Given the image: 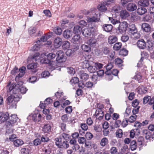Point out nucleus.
Segmentation results:
<instances>
[{
  "instance_id": "1",
  "label": "nucleus",
  "mask_w": 154,
  "mask_h": 154,
  "mask_svg": "<svg viewBox=\"0 0 154 154\" xmlns=\"http://www.w3.org/2000/svg\"><path fill=\"white\" fill-rule=\"evenodd\" d=\"M20 98L17 95L14 96L11 95L9 96L7 99V103L11 108H16L17 104L19 101Z\"/></svg>"
},
{
  "instance_id": "2",
  "label": "nucleus",
  "mask_w": 154,
  "mask_h": 154,
  "mask_svg": "<svg viewBox=\"0 0 154 154\" xmlns=\"http://www.w3.org/2000/svg\"><path fill=\"white\" fill-rule=\"evenodd\" d=\"M55 144L58 148L66 149L69 147L68 141L63 140L60 138H56L55 139Z\"/></svg>"
},
{
  "instance_id": "3",
  "label": "nucleus",
  "mask_w": 154,
  "mask_h": 154,
  "mask_svg": "<svg viewBox=\"0 0 154 154\" xmlns=\"http://www.w3.org/2000/svg\"><path fill=\"white\" fill-rule=\"evenodd\" d=\"M96 10L95 9L91 10V13L90 14L91 17L88 19V21L89 22H96L99 21L100 15L99 12Z\"/></svg>"
},
{
  "instance_id": "4",
  "label": "nucleus",
  "mask_w": 154,
  "mask_h": 154,
  "mask_svg": "<svg viewBox=\"0 0 154 154\" xmlns=\"http://www.w3.org/2000/svg\"><path fill=\"white\" fill-rule=\"evenodd\" d=\"M57 57L56 60L59 63L63 62L66 60V57L65 56L62 50H59L56 53Z\"/></svg>"
},
{
  "instance_id": "5",
  "label": "nucleus",
  "mask_w": 154,
  "mask_h": 154,
  "mask_svg": "<svg viewBox=\"0 0 154 154\" xmlns=\"http://www.w3.org/2000/svg\"><path fill=\"white\" fill-rule=\"evenodd\" d=\"M20 84L21 83L22 84V82L20 81L18 82V83L16 85H10V83H9L7 85V88H8V89H7V91L8 92H10V93H12L16 94H17L16 90L17 88H19V83Z\"/></svg>"
},
{
  "instance_id": "6",
  "label": "nucleus",
  "mask_w": 154,
  "mask_h": 154,
  "mask_svg": "<svg viewBox=\"0 0 154 154\" xmlns=\"http://www.w3.org/2000/svg\"><path fill=\"white\" fill-rule=\"evenodd\" d=\"M9 120L6 122V125L8 126H12L15 123L18 119L17 115L14 114L9 117Z\"/></svg>"
},
{
  "instance_id": "7",
  "label": "nucleus",
  "mask_w": 154,
  "mask_h": 154,
  "mask_svg": "<svg viewBox=\"0 0 154 154\" xmlns=\"http://www.w3.org/2000/svg\"><path fill=\"white\" fill-rule=\"evenodd\" d=\"M128 26V24L126 22L123 21L120 23L119 26L118 27L117 31H119V32L121 34L125 32L127 29Z\"/></svg>"
},
{
  "instance_id": "8",
  "label": "nucleus",
  "mask_w": 154,
  "mask_h": 154,
  "mask_svg": "<svg viewBox=\"0 0 154 154\" xmlns=\"http://www.w3.org/2000/svg\"><path fill=\"white\" fill-rule=\"evenodd\" d=\"M37 28L36 27H31L28 29V32L29 35L31 36H36L40 35V31H39L36 33Z\"/></svg>"
},
{
  "instance_id": "9",
  "label": "nucleus",
  "mask_w": 154,
  "mask_h": 154,
  "mask_svg": "<svg viewBox=\"0 0 154 154\" xmlns=\"http://www.w3.org/2000/svg\"><path fill=\"white\" fill-rule=\"evenodd\" d=\"M93 29L92 27L85 28L82 31V34L86 37H89L93 34Z\"/></svg>"
},
{
  "instance_id": "10",
  "label": "nucleus",
  "mask_w": 154,
  "mask_h": 154,
  "mask_svg": "<svg viewBox=\"0 0 154 154\" xmlns=\"http://www.w3.org/2000/svg\"><path fill=\"white\" fill-rule=\"evenodd\" d=\"M62 43V40L60 37H57L55 38L54 42V46L55 48H59Z\"/></svg>"
},
{
  "instance_id": "11",
  "label": "nucleus",
  "mask_w": 154,
  "mask_h": 154,
  "mask_svg": "<svg viewBox=\"0 0 154 154\" xmlns=\"http://www.w3.org/2000/svg\"><path fill=\"white\" fill-rule=\"evenodd\" d=\"M137 44V47L140 49H144L146 48V43L143 39L139 40Z\"/></svg>"
},
{
  "instance_id": "12",
  "label": "nucleus",
  "mask_w": 154,
  "mask_h": 154,
  "mask_svg": "<svg viewBox=\"0 0 154 154\" xmlns=\"http://www.w3.org/2000/svg\"><path fill=\"white\" fill-rule=\"evenodd\" d=\"M0 121L1 122L7 121L9 118V114L8 112H6L4 114L0 112Z\"/></svg>"
},
{
  "instance_id": "13",
  "label": "nucleus",
  "mask_w": 154,
  "mask_h": 154,
  "mask_svg": "<svg viewBox=\"0 0 154 154\" xmlns=\"http://www.w3.org/2000/svg\"><path fill=\"white\" fill-rule=\"evenodd\" d=\"M141 28L143 31L147 32H149L151 30L150 26L146 23H142L141 25Z\"/></svg>"
},
{
  "instance_id": "14",
  "label": "nucleus",
  "mask_w": 154,
  "mask_h": 154,
  "mask_svg": "<svg viewBox=\"0 0 154 154\" xmlns=\"http://www.w3.org/2000/svg\"><path fill=\"white\" fill-rule=\"evenodd\" d=\"M128 32L131 35L134 34L137 32V29L135 25L132 24L129 26Z\"/></svg>"
},
{
  "instance_id": "15",
  "label": "nucleus",
  "mask_w": 154,
  "mask_h": 154,
  "mask_svg": "<svg viewBox=\"0 0 154 154\" xmlns=\"http://www.w3.org/2000/svg\"><path fill=\"white\" fill-rule=\"evenodd\" d=\"M41 115L39 113H34L32 116V120L35 122L40 121L41 119Z\"/></svg>"
},
{
  "instance_id": "16",
  "label": "nucleus",
  "mask_w": 154,
  "mask_h": 154,
  "mask_svg": "<svg viewBox=\"0 0 154 154\" xmlns=\"http://www.w3.org/2000/svg\"><path fill=\"white\" fill-rule=\"evenodd\" d=\"M137 8L136 5L133 3H129L127 6V10L130 11H132Z\"/></svg>"
},
{
  "instance_id": "17",
  "label": "nucleus",
  "mask_w": 154,
  "mask_h": 154,
  "mask_svg": "<svg viewBox=\"0 0 154 154\" xmlns=\"http://www.w3.org/2000/svg\"><path fill=\"white\" fill-rule=\"evenodd\" d=\"M37 63H33L29 64L27 65V67L28 69L32 70V71L35 72L37 71L36 68L37 67Z\"/></svg>"
},
{
  "instance_id": "18",
  "label": "nucleus",
  "mask_w": 154,
  "mask_h": 154,
  "mask_svg": "<svg viewBox=\"0 0 154 154\" xmlns=\"http://www.w3.org/2000/svg\"><path fill=\"white\" fill-rule=\"evenodd\" d=\"M72 33L73 32L71 30H66L63 32V35L65 38H68L72 36Z\"/></svg>"
},
{
  "instance_id": "19",
  "label": "nucleus",
  "mask_w": 154,
  "mask_h": 154,
  "mask_svg": "<svg viewBox=\"0 0 154 154\" xmlns=\"http://www.w3.org/2000/svg\"><path fill=\"white\" fill-rule=\"evenodd\" d=\"M70 135L68 134L63 133L61 134L59 137L57 138H60L63 140L69 141L70 139Z\"/></svg>"
},
{
  "instance_id": "20",
  "label": "nucleus",
  "mask_w": 154,
  "mask_h": 154,
  "mask_svg": "<svg viewBox=\"0 0 154 154\" xmlns=\"http://www.w3.org/2000/svg\"><path fill=\"white\" fill-rule=\"evenodd\" d=\"M141 57L140 59V60L139 61V62L137 64V66H139V65L141 64V62L143 61L144 57L145 58H147L149 57V54L148 53L145 51H143L142 52L141 54Z\"/></svg>"
},
{
  "instance_id": "21",
  "label": "nucleus",
  "mask_w": 154,
  "mask_h": 154,
  "mask_svg": "<svg viewBox=\"0 0 154 154\" xmlns=\"http://www.w3.org/2000/svg\"><path fill=\"white\" fill-rule=\"evenodd\" d=\"M143 135H145V137L146 139L151 140L152 138V134L147 130H143Z\"/></svg>"
},
{
  "instance_id": "22",
  "label": "nucleus",
  "mask_w": 154,
  "mask_h": 154,
  "mask_svg": "<svg viewBox=\"0 0 154 154\" xmlns=\"http://www.w3.org/2000/svg\"><path fill=\"white\" fill-rule=\"evenodd\" d=\"M87 43L90 46L94 47L96 45L97 41L93 38H91L87 41Z\"/></svg>"
},
{
  "instance_id": "23",
  "label": "nucleus",
  "mask_w": 154,
  "mask_h": 154,
  "mask_svg": "<svg viewBox=\"0 0 154 154\" xmlns=\"http://www.w3.org/2000/svg\"><path fill=\"white\" fill-rule=\"evenodd\" d=\"M96 117L98 118L99 119L101 120L103 119L104 116V112L103 110H96Z\"/></svg>"
},
{
  "instance_id": "24",
  "label": "nucleus",
  "mask_w": 154,
  "mask_h": 154,
  "mask_svg": "<svg viewBox=\"0 0 154 154\" xmlns=\"http://www.w3.org/2000/svg\"><path fill=\"white\" fill-rule=\"evenodd\" d=\"M117 38L115 35L109 36L108 38V42L110 44H112L117 41Z\"/></svg>"
},
{
  "instance_id": "25",
  "label": "nucleus",
  "mask_w": 154,
  "mask_h": 154,
  "mask_svg": "<svg viewBox=\"0 0 154 154\" xmlns=\"http://www.w3.org/2000/svg\"><path fill=\"white\" fill-rule=\"evenodd\" d=\"M112 27V26L111 24H105L103 26V29L107 32H109L111 31Z\"/></svg>"
},
{
  "instance_id": "26",
  "label": "nucleus",
  "mask_w": 154,
  "mask_h": 154,
  "mask_svg": "<svg viewBox=\"0 0 154 154\" xmlns=\"http://www.w3.org/2000/svg\"><path fill=\"white\" fill-rule=\"evenodd\" d=\"M23 85V82H22V84L21 83H19V88H17V89L16 90V92L17 93L19 92V91L21 92V93L22 94H25L26 93V91H27V89L26 88L22 87H20V85Z\"/></svg>"
},
{
  "instance_id": "27",
  "label": "nucleus",
  "mask_w": 154,
  "mask_h": 154,
  "mask_svg": "<svg viewBox=\"0 0 154 154\" xmlns=\"http://www.w3.org/2000/svg\"><path fill=\"white\" fill-rule=\"evenodd\" d=\"M138 4L141 7H144L147 6L149 4V2L147 0H141L138 2Z\"/></svg>"
},
{
  "instance_id": "28",
  "label": "nucleus",
  "mask_w": 154,
  "mask_h": 154,
  "mask_svg": "<svg viewBox=\"0 0 154 154\" xmlns=\"http://www.w3.org/2000/svg\"><path fill=\"white\" fill-rule=\"evenodd\" d=\"M82 28L79 26H75L74 28L73 32L75 34H80L82 32Z\"/></svg>"
},
{
  "instance_id": "29",
  "label": "nucleus",
  "mask_w": 154,
  "mask_h": 154,
  "mask_svg": "<svg viewBox=\"0 0 154 154\" xmlns=\"http://www.w3.org/2000/svg\"><path fill=\"white\" fill-rule=\"evenodd\" d=\"M106 5L104 4V2L103 3H101L97 7V8L100 11L103 12L106 11L107 10V8L106 6Z\"/></svg>"
},
{
  "instance_id": "30",
  "label": "nucleus",
  "mask_w": 154,
  "mask_h": 154,
  "mask_svg": "<svg viewBox=\"0 0 154 154\" xmlns=\"http://www.w3.org/2000/svg\"><path fill=\"white\" fill-rule=\"evenodd\" d=\"M129 16V14L125 10H122L120 13V16L122 19H125Z\"/></svg>"
},
{
  "instance_id": "31",
  "label": "nucleus",
  "mask_w": 154,
  "mask_h": 154,
  "mask_svg": "<svg viewBox=\"0 0 154 154\" xmlns=\"http://www.w3.org/2000/svg\"><path fill=\"white\" fill-rule=\"evenodd\" d=\"M51 127L49 124H45L42 128V131L44 133H48L51 131Z\"/></svg>"
},
{
  "instance_id": "32",
  "label": "nucleus",
  "mask_w": 154,
  "mask_h": 154,
  "mask_svg": "<svg viewBox=\"0 0 154 154\" xmlns=\"http://www.w3.org/2000/svg\"><path fill=\"white\" fill-rule=\"evenodd\" d=\"M137 11V13L140 15L144 14L147 11L146 9L144 7L141 6L138 8Z\"/></svg>"
},
{
  "instance_id": "33",
  "label": "nucleus",
  "mask_w": 154,
  "mask_h": 154,
  "mask_svg": "<svg viewBox=\"0 0 154 154\" xmlns=\"http://www.w3.org/2000/svg\"><path fill=\"white\" fill-rule=\"evenodd\" d=\"M115 63L119 67L123 66V61L119 58H117L115 60Z\"/></svg>"
},
{
  "instance_id": "34",
  "label": "nucleus",
  "mask_w": 154,
  "mask_h": 154,
  "mask_svg": "<svg viewBox=\"0 0 154 154\" xmlns=\"http://www.w3.org/2000/svg\"><path fill=\"white\" fill-rule=\"evenodd\" d=\"M14 146L16 147H18L24 143L23 141L21 139H17L13 141Z\"/></svg>"
},
{
  "instance_id": "35",
  "label": "nucleus",
  "mask_w": 154,
  "mask_h": 154,
  "mask_svg": "<svg viewBox=\"0 0 154 154\" xmlns=\"http://www.w3.org/2000/svg\"><path fill=\"white\" fill-rule=\"evenodd\" d=\"M81 48L85 52H89L91 51V48L89 45L83 44L81 45Z\"/></svg>"
},
{
  "instance_id": "36",
  "label": "nucleus",
  "mask_w": 154,
  "mask_h": 154,
  "mask_svg": "<svg viewBox=\"0 0 154 154\" xmlns=\"http://www.w3.org/2000/svg\"><path fill=\"white\" fill-rule=\"evenodd\" d=\"M144 138L142 136H140L137 138V145L141 146L144 145Z\"/></svg>"
},
{
  "instance_id": "37",
  "label": "nucleus",
  "mask_w": 154,
  "mask_h": 154,
  "mask_svg": "<svg viewBox=\"0 0 154 154\" xmlns=\"http://www.w3.org/2000/svg\"><path fill=\"white\" fill-rule=\"evenodd\" d=\"M137 144L136 141L134 140H132L130 143V148L131 150L133 151L136 149L137 148Z\"/></svg>"
},
{
  "instance_id": "38",
  "label": "nucleus",
  "mask_w": 154,
  "mask_h": 154,
  "mask_svg": "<svg viewBox=\"0 0 154 154\" xmlns=\"http://www.w3.org/2000/svg\"><path fill=\"white\" fill-rule=\"evenodd\" d=\"M80 78L82 81H86L89 78L88 74L85 73H82L80 75Z\"/></svg>"
},
{
  "instance_id": "39",
  "label": "nucleus",
  "mask_w": 154,
  "mask_h": 154,
  "mask_svg": "<svg viewBox=\"0 0 154 154\" xmlns=\"http://www.w3.org/2000/svg\"><path fill=\"white\" fill-rule=\"evenodd\" d=\"M108 143V139L107 138L105 137L101 140L100 144L101 146L103 147L107 144Z\"/></svg>"
},
{
  "instance_id": "40",
  "label": "nucleus",
  "mask_w": 154,
  "mask_h": 154,
  "mask_svg": "<svg viewBox=\"0 0 154 154\" xmlns=\"http://www.w3.org/2000/svg\"><path fill=\"white\" fill-rule=\"evenodd\" d=\"M70 43L68 41H65L63 42L62 47L64 50L69 49L70 47Z\"/></svg>"
},
{
  "instance_id": "41",
  "label": "nucleus",
  "mask_w": 154,
  "mask_h": 154,
  "mask_svg": "<svg viewBox=\"0 0 154 154\" xmlns=\"http://www.w3.org/2000/svg\"><path fill=\"white\" fill-rule=\"evenodd\" d=\"M36 42H34V45L32 48V50L33 51H38L41 47V45L40 43H36Z\"/></svg>"
},
{
  "instance_id": "42",
  "label": "nucleus",
  "mask_w": 154,
  "mask_h": 154,
  "mask_svg": "<svg viewBox=\"0 0 154 154\" xmlns=\"http://www.w3.org/2000/svg\"><path fill=\"white\" fill-rule=\"evenodd\" d=\"M81 64L83 68H87V69H88L90 66L88 60H85L82 62Z\"/></svg>"
},
{
  "instance_id": "43",
  "label": "nucleus",
  "mask_w": 154,
  "mask_h": 154,
  "mask_svg": "<svg viewBox=\"0 0 154 154\" xmlns=\"http://www.w3.org/2000/svg\"><path fill=\"white\" fill-rule=\"evenodd\" d=\"M122 43L121 42H117L115 44L113 47L114 50L115 51L119 50L121 48Z\"/></svg>"
},
{
  "instance_id": "44",
  "label": "nucleus",
  "mask_w": 154,
  "mask_h": 154,
  "mask_svg": "<svg viewBox=\"0 0 154 154\" xmlns=\"http://www.w3.org/2000/svg\"><path fill=\"white\" fill-rule=\"evenodd\" d=\"M61 119L63 122H66L69 121V116L67 114H64L61 117Z\"/></svg>"
},
{
  "instance_id": "45",
  "label": "nucleus",
  "mask_w": 154,
  "mask_h": 154,
  "mask_svg": "<svg viewBox=\"0 0 154 154\" xmlns=\"http://www.w3.org/2000/svg\"><path fill=\"white\" fill-rule=\"evenodd\" d=\"M122 131L121 129H118L116 132V137L119 138H121L122 136Z\"/></svg>"
},
{
  "instance_id": "46",
  "label": "nucleus",
  "mask_w": 154,
  "mask_h": 154,
  "mask_svg": "<svg viewBox=\"0 0 154 154\" xmlns=\"http://www.w3.org/2000/svg\"><path fill=\"white\" fill-rule=\"evenodd\" d=\"M88 70L90 73H94L97 71L94 65L93 66L90 65L89 68H88Z\"/></svg>"
},
{
  "instance_id": "47",
  "label": "nucleus",
  "mask_w": 154,
  "mask_h": 154,
  "mask_svg": "<svg viewBox=\"0 0 154 154\" xmlns=\"http://www.w3.org/2000/svg\"><path fill=\"white\" fill-rule=\"evenodd\" d=\"M63 92L58 91L55 93V96L57 99L60 100L62 99L61 98L63 96Z\"/></svg>"
},
{
  "instance_id": "48",
  "label": "nucleus",
  "mask_w": 154,
  "mask_h": 154,
  "mask_svg": "<svg viewBox=\"0 0 154 154\" xmlns=\"http://www.w3.org/2000/svg\"><path fill=\"white\" fill-rule=\"evenodd\" d=\"M43 150L45 154H50L51 151V148L50 146H48L44 147Z\"/></svg>"
},
{
  "instance_id": "49",
  "label": "nucleus",
  "mask_w": 154,
  "mask_h": 154,
  "mask_svg": "<svg viewBox=\"0 0 154 154\" xmlns=\"http://www.w3.org/2000/svg\"><path fill=\"white\" fill-rule=\"evenodd\" d=\"M80 38V36L79 34H77L75 35L73 37L72 39V42L74 43H76V42L78 41Z\"/></svg>"
},
{
  "instance_id": "50",
  "label": "nucleus",
  "mask_w": 154,
  "mask_h": 154,
  "mask_svg": "<svg viewBox=\"0 0 154 154\" xmlns=\"http://www.w3.org/2000/svg\"><path fill=\"white\" fill-rule=\"evenodd\" d=\"M47 36L45 35L41 37L40 39L38 40L36 42V43H40L41 42H46L47 41Z\"/></svg>"
},
{
  "instance_id": "51",
  "label": "nucleus",
  "mask_w": 154,
  "mask_h": 154,
  "mask_svg": "<svg viewBox=\"0 0 154 154\" xmlns=\"http://www.w3.org/2000/svg\"><path fill=\"white\" fill-rule=\"evenodd\" d=\"M109 20L113 24L115 25L117 23H120L119 21L117 20L116 19H113L112 17H109Z\"/></svg>"
},
{
  "instance_id": "52",
  "label": "nucleus",
  "mask_w": 154,
  "mask_h": 154,
  "mask_svg": "<svg viewBox=\"0 0 154 154\" xmlns=\"http://www.w3.org/2000/svg\"><path fill=\"white\" fill-rule=\"evenodd\" d=\"M134 78L135 79H137L139 82H142V76L140 73L137 74L135 76Z\"/></svg>"
},
{
  "instance_id": "53",
  "label": "nucleus",
  "mask_w": 154,
  "mask_h": 154,
  "mask_svg": "<svg viewBox=\"0 0 154 154\" xmlns=\"http://www.w3.org/2000/svg\"><path fill=\"white\" fill-rule=\"evenodd\" d=\"M21 154H29L30 150L28 148H23L21 150Z\"/></svg>"
},
{
  "instance_id": "54",
  "label": "nucleus",
  "mask_w": 154,
  "mask_h": 154,
  "mask_svg": "<svg viewBox=\"0 0 154 154\" xmlns=\"http://www.w3.org/2000/svg\"><path fill=\"white\" fill-rule=\"evenodd\" d=\"M41 61L42 63L48 64L49 66H51V61L50 60L48 59V58L47 59H44L43 60H41Z\"/></svg>"
},
{
  "instance_id": "55",
  "label": "nucleus",
  "mask_w": 154,
  "mask_h": 154,
  "mask_svg": "<svg viewBox=\"0 0 154 154\" xmlns=\"http://www.w3.org/2000/svg\"><path fill=\"white\" fill-rule=\"evenodd\" d=\"M42 142L41 140L39 138H36L34 140L33 142L34 145L35 146L41 144Z\"/></svg>"
},
{
  "instance_id": "56",
  "label": "nucleus",
  "mask_w": 154,
  "mask_h": 154,
  "mask_svg": "<svg viewBox=\"0 0 154 154\" xmlns=\"http://www.w3.org/2000/svg\"><path fill=\"white\" fill-rule=\"evenodd\" d=\"M119 54L123 56H126L128 54V51L125 49H122L119 52Z\"/></svg>"
},
{
  "instance_id": "57",
  "label": "nucleus",
  "mask_w": 154,
  "mask_h": 154,
  "mask_svg": "<svg viewBox=\"0 0 154 154\" xmlns=\"http://www.w3.org/2000/svg\"><path fill=\"white\" fill-rule=\"evenodd\" d=\"M86 139L84 137H81L79 138L78 141L80 144H83L85 142Z\"/></svg>"
},
{
  "instance_id": "58",
  "label": "nucleus",
  "mask_w": 154,
  "mask_h": 154,
  "mask_svg": "<svg viewBox=\"0 0 154 154\" xmlns=\"http://www.w3.org/2000/svg\"><path fill=\"white\" fill-rule=\"evenodd\" d=\"M94 65L97 70V69H100L103 66V64L99 63H94Z\"/></svg>"
},
{
  "instance_id": "59",
  "label": "nucleus",
  "mask_w": 154,
  "mask_h": 154,
  "mask_svg": "<svg viewBox=\"0 0 154 154\" xmlns=\"http://www.w3.org/2000/svg\"><path fill=\"white\" fill-rule=\"evenodd\" d=\"M19 72L17 75L16 76L15 80L16 81H18V79L22 77L24 74L25 72Z\"/></svg>"
},
{
  "instance_id": "60",
  "label": "nucleus",
  "mask_w": 154,
  "mask_h": 154,
  "mask_svg": "<svg viewBox=\"0 0 154 154\" xmlns=\"http://www.w3.org/2000/svg\"><path fill=\"white\" fill-rule=\"evenodd\" d=\"M85 136L87 139L89 140L93 137V135L91 133L87 132L85 134Z\"/></svg>"
},
{
  "instance_id": "61",
  "label": "nucleus",
  "mask_w": 154,
  "mask_h": 154,
  "mask_svg": "<svg viewBox=\"0 0 154 154\" xmlns=\"http://www.w3.org/2000/svg\"><path fill=\"white\" fill-rule=\"evenodd\" d=\"M54 31L56 34L58 35H60L62 33V31L61 28L59 27H56Z\"/></svg>"
},
{
  "instance_id": "62",
  "label": "nucleus",
  "mask_w": 154,
  "mask_h": 154,
  "mask_svg": "<svg viewBox=\"0 0 154 154\" xmlns=\"http://www.w3.org/2000/svg\"><path fill=\"white\" fill-rule=\"evenodd\" d=\"M128 121L127 118H125L122 121V122H121V125L123 127H125L128 125Z\"/></svg>"
},
{
  "instance_id": "63",
  "label": "nucleus",
  "mask_w": 154,
  "mask_h": 154,
  "mask_svg": "<svg viewBox=\"0 0 154 154\" xmlns=\"http://www.w3.org/2000/svg\"><path fill=\"white\" fill-rule=\"evenodd\" d=\"M55 54L53 53H49L47 55L48 58L50 60L54 59L56 57Z\"/></svg>"
},
{
  "instance_id": "64",
  "label": "nucleus",
  "mask_w": 154,
  "mask_h": 154,
  "mask_svg": "<svg viewBox=\"0 0 154 154\" xmlns=\"http://www.w3.org/2000/svg\"><path fill=\"white\" fill-rule=\"evenodd\" d=\"M117 151V149L115 147H112L110 149V153L111 154H116Z\"/></svg>"
}]
</instances>
